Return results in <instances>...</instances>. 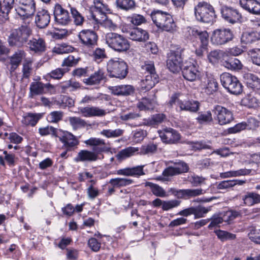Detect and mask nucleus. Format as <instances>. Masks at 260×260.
Instances as JSON below:
<instances>
[{"label": "nucleus", "mask_w": 260, "mask_h": 260, "mask_svg": "<svg viewBox=\"0 0 260 260\" xmlns=\"http://www.w3.org/2000/svg\"><path fill=\"white\" fill-rule=\"evenodd\" d=\"M88 146L92 147V151L82 150L75 158L76 161H95L98 159V154L106 151L107 149L104 140L99 138H90L84 141Z\"/></svg>", "instance_id": "nucleus-1"}, {"label": "nucleus", "mask_w": 260, "mask_h": 260, "mask_svg": "<svg viewBox=\"0 0 260 260\" xmlns=\"http://www.w3.org/2000/svg\"><path fill=\"white\" fill-rule=\"evenodd\" d=\"M196 19L203 23H213L216 18L214 9L210 4L201 2L194 8Z\"/></svg>", "instance_id": "nucleus-2"}, {"label": "nucleus", "mask_w": 260, "mask_h": 260, "mask_svg": "<svg viewBox=\"0 0 260 260\" xmlns=\"http://www.w3.org/2000/svg\"><path fill=\"white\" fill-rule=\"evenodd\" d=\"M108 46L118 52L127 51L130 48L129 41L122 35L115 32H109L105 36Z\"/></svg>", "instance_id": "nucleus-3"}, {"label": "nucleus", "mask_w": 260, "mask_h": 260, "mask_svg": "<svg viewBox=\"0 0 260 260\" xmlns=\"http://www.w3.org/2000/svg\"><path fill=\"white\" fill-rule=\"evenodd\" d=\"M31 34V30L28 25H22L12 31L8 39L9 44L12 46H21L27 42Z\"/></svg>", "instance_id": "nucleus-4"}, {"label": "nucleus", "mask_w": 260, "mask_h": 260, "mask_svg": "<svg viewBox=\"0 0 260 260\" xmlns=\"http://www.w3.org/2000/svg\"><path fill=\"white\" fill-rule=\"evenodd\" d=\"M107 71L111 77L120 79L124 78L127 74L128 67L121 58L111 59L107 63Z\"/></svg>", "instance_id": "nucleus-5"}, {"label": "nucleus", "mask_w": 260, "mask_h": 260, "mask_svg": "<svg viewBox=\"0 0 260 260\" xmlns=\"http://www.w3.org/2000/svg\"><path fill=\"white\" fill-rule=\"evenodd\" d=\"M220 79L223 87L231 93L238 95L242 93L243 86L235 76L229 73H223L220 75Z\"/></svg>", "instance_id": "nucleus-6"}, {"label": "nucleus", "mask_w": 260, "mask_h": 260, "mask_svg": "<svg viewBox=\"0 0 260 260\" xmlns=\"http://www.w3.org/2000/svg\"><path fill=\"white\" fill-rule=\"evenodd\" d=\"M143 69L147 72V75L141 80L140 86L142 89L149 90L158 82V76L156 73L153 63L145 64Z\"/></svg>", "instance_id": "nucleus-7"}, {"label": "nucleus", "mask_w": 260, "mask_h": 260, "mask_svg": "<svg viewBox=\"0 0 260 260\" xmlns=\"http://www.w3.org/2000/svg\"><path fill=\"white\" fill-rule=\"evenodd\" d=\"M18 6L15 8L16 13L22 19L29 18L36 11L34 0H16Z\"/></svg>", "instance_id": "nucleus-8"}, {"label": "nucleus", "mask_w": 260, "mask_h": 260, "mask_svg": "<svg viewBox=\"0 0 260 260\" xmlns=\"http://www.w3.org/2000/svg\"><path fill=\"white\" fill-rule=\"evenodd\" d=\"M78 37L85 49L90 50L97 45L98 36L92 30L83 29L79 33Z\"/></svg>", "instance_id": "nucleus-9"}, {"label": "nucleus", "mask_w": 260, "mask_h": 260, "mask_svg": "<svg viewBox=\"0 0 260 260\" xmlns=\"http://www.w3.org/2000/svg\"><path fill=\"white\" fill-rule=\"evenodd\" d=\"M233 36L229 29H217L213 32L211 41L214 45H222L232 40Z\"/></svg>", "instance_id": "nucleus-10"}, {"label": "nucleus", "mask_w": 260, "mask_h": 260, "mask_svg": "<svg viewBox=\"0 0 260 260\" xmlns=\"http://www.w3.org/2000/svg\"><path fill=\"white\" fill-rule=\"evenodd\" d=\"M212 111L220 125L228 124L234 119L232 112L221 106L216 105Z\"/></svg>", "instance_id": "nucleus-11"}, {"label": "nucleus", "mask_w": 260, "mask_h": 260, "mask_svg": "<svg viewBox=\"0 0 260 260\" xmlns=\"http://www.w3.org/2000/svg\"><path fill=\"white\" fill-rule=\"evenodd\" d=\"M56 138L63 144V147L67 151L72 150L79 144L78 139L72 133L67 131L59 129V133Z\"/></svg>", "instance_id": "nucleus-12"}, {"label": "nucleus", "mask_w": 260, "mask_h": 260, "mask_svg": "<svg viewBox=\"0 0 260 260\" xmlns=\"http://www.w3.org/2000/svg\"><path fill=\"white\" fill-rule=\"evenodd\" d=\"M182 58L179 52L171 51L168 54L167 66L169 70L174 73L179 72L183 66Z\"/></svg>", "instance_id": "nucleus-13"}, {"label": "nucleus", "mask_w": 260, "mask_h": 260, "mask_svg": "<svg viewBox=\"0 0 260 260\" xmlns=\"http://www.w3.org/2000/svg\"><path fill=\"white\" fill-rule=\"evenodd\" d=\"M222 17L226 22L234 24L241 21L242 15L239 11L232 7L224 6L221 9Z\"/></svg>", "instance_id": "nucleus-14"}, {"label": "nucleus", "mask_w": 260, "mask_h": 260, "mask_svg": "<svg viewBox=\"0 0 260 260\" xmlns=\"http://www.w3.org/2000/svg\"><path fill=\"white\" fill-rule=\"evenodd\" d=\"M54 15L56 23L66 25L71 22V19L69 12L64 9L59 4H56L54 6Z\"/></svg>", "instance_id": "nucleus-15"}, {"label": "nucleus", "mask_w": 260, "mask_h": 260, "mask_svg": "<svg viewBox=\"0 0 260 260\" xmlns=\"http://www.w3.org/2000/svg\"><path fill=\"white\" fill-rule=\"evenodd\" d=\"M181 70L184 78L189 81H195L199 76L197 67L191 62L183 63Z\"/></svg>", "instance_id": "nucleus-16"}, {"label": "nucleus", "mask_w": 260, "mask_h": 260, "mask_svg": "<svg viewBox=\"0 0 260 260\" xmlns=\"http://www.w3.org/2000/svg\"><path fill=\"white\" fill-rule=\"evenodd\" d=\"M158 134L162 141L166 144H175L180 139V134L172 128L159 131Z\"/></svg>", "instance_id": "nucleus-17"}, {"label": "nucleus", "mask_w": 260, "mask_h": 260, "mask_svg": "<svg viewBox=\"0 0 260 260\" xmlns=\"http://www.w3.org/2000/svg\"><path fill=\"white\" fill-rule=\"evenodd\" d=\"M189 167L187 164L182 161L174 162V166L169 167L162 172V175L165 177L173 176L187 172Z\"/></svg>", "instance_id": "nucleus-18"}, {"label": "nucleus", "mask_w": 260, "mask_h": 260, "mask_svg": "<svg viewBox=\"0 0 260 260\" xmlns=\"http://www.w3.org/2000/svg\"><path fill=\"white\" fill-rule=\"evenodd\" d=\"M128 38L134 41L143 42L149 39V35L146 30L135 27L126 31Z\"/></svg>", "instance_id": "nucleus-19"}, {"label": "nucleus", "mask_w": 260, "mask_h": 260, "mask_svg": "<svg viewBox=\"0 0 260 260\" xmlns=\"http://www.w3.org/2000/svg\"><path fill=\"white\" fill-rule=\"evenodd\" d=\"M78 113L85 117H102L106 115V112L105 110L100 108L98 107L87 106L84 107H79Z\"/></svg>", "instance_id": "nucleus-20"}, {"label": "nucleus", "mask_w": 260, "mask_h": 260, "mask_svg": "<svg viewBox=\"0 0 260 260\" xmlns=\"http://www.w3.org/2000/svg\"><path fill=\"white\" fill-rule=\"evenodd\" d=\"M172 15L160 10H154L151 13V17L156 26L161 28Z\"/></svg>", "instance_id": "nucleus-21"}, {"label": "nucleus", "mask_w": 260, "mask_h": 260, "mask_svg": "<svg viewBox=\"0 0 260 260\" xmlns=\"http://www.w3.org/2000/svg\"><path fill=\"white\" fill-rule=\"evenodd\" d=\"M241 7L252 14H260V3L258 0H239Z\"/></svg>", "instance_id": "nucleus-22"}, {"label": "nucleus", "mask_w": 260, "mask_h": 260, "mask_svg": "<svg viewBox=\"0 0 260 260\" xmlns=\"http://www.w3.org/2000/svg\"><path fill=\"white\" fill-rule=\"evenodd\" d=\"M144 167V165H141L132 168L127 167L119 169L116 171V174L118 175L138 177L145 175V173L143 171Z\"/></svg>", "instance_id": "nucleus-23"}, {"label": "nucleus", "mask_w": 260, "mask_h": 260, "mask_svg": "<svg viewBox=\"0 0 260 260\" xmlns=\"http://www.w3.org/2000/svg\"><path fill=\"white\" fill-rule=\"evenodd\" d=\"M28 45L30 50L37 53H41L46 50L45 42L40 37L32 38L29 40Z\"/></svg>", "instance_id": "nucleus-24"}, {"label": "nucleus", "mask_w": 260, "mask_h": 260, "mask_svg": "<svg viewBox=\"0 0 260 260\" xmlns=\"http://www.w3.org/2000/svg\"><path fill=\"white\" fill-rule=\"evenodd\" d=\"M50 21V16L48 11L45 10L39 11L35 18V22L37 26L43 28L46 27Z\"/></svg>", "instance_id": "nucleus-25"}, {"label": "nucleus", "mask_w": 260, "mask_h": 260, "mask_svg": "<svg viewBox=\"0 0 260 260\" xmlns=\"http://www.w3.org/2000/svg\"><path fill=\"white\" fill-rule=\"evenodd\" d=\"M51 86L50 84H45L41 82H33L29 87V98H33L35 95L46 93L45 89Z\"/></svg>", "instance_id": "nucleus-26"}, {"label": "nucleus", "mask_w": 260, "mask_h": 260, "mask_svg": "<svg viewBox=\"0 0 260 260\" xmlns=\"http://www.w3.org/2000/svg\"><path fill=\"white\" fill-rule=\"evenodd\" d=\"M139 148L129 146L119 151L116 155L118 160L121 161L127 158L139 154Z\"/></svg>", "instance_id": "nucleus-27"}, {"label": "nucleus", "mask_w": 260, "mask_h": 260, "mask_svg": "<svg viewBox=\"0 0 260 260\" xmlns=\"http://www.w3.org/2000/svg\"><path fill=\"white\" fill-rule=\"evenodd\" d=\"M111 92L117 95H128L134 93V88L131 85H120L109 88Z\"/></svg>", "instance_id": "nucleus-28"}, {"label": "nucleus", "mask_w": 260, "mask_h": 260, "mask_svg": "<svg viewBox=\"0 0 260 260\" xmlns=\"http://www.w3.org/2000/svg\"><path fill=\"white\" fill-rule=\"evenodd\" d=\"M243 204L246 206H252L260 203V194L255 192L247 191L242 196Z\"/></svg>", "instance_id": "nucleus-29"}, {"label": "nucleus", "mask_w": 260, "mask_h": 260, "mask_svg": "<svg viewBox=\"0 0 260 260\" xmlns=\"http://www.w3.org/2000/svg\"><path fill=\"white\" fill-rule=\"evenodd\" d=\"M190 34L196 38H199L202 47L207 48L209 42V35L206 31H202L197 28H192L190 29Z\"/></svg>", "instance_id": "nucleus-30"}, {"label": "nucleus", "mask_w": 260, "mask_h": 260, "mask_svg": "<svg viewBox=\"0 0 260 260\" xmlns=\"http://www.w3.org/2000/svg\"><path fill=\"white\" fill-rule=\"evenodd\" d=\"M26 53L22 50H18L10 57L11 65L10 71L13 72L20 65L22 60L25 57Z\"/></svg>", "instance_id": "nucleus-31"}, {"label": "nucleus", "mask_w": 260, "mask_h": 260, "mask_svg": "<svg viewBox=\"0 0 260 260\" xmlns=\"http://www.w3.org/2000/svg\"><path fill=\"white\" fill-rule=\"evenodd\" d=\"M42 116V113H27L23 117L22 122L25 125L34 126Z\"/></svg>", "instance_id": "nucleus-32"}, {"label": "nucleus", "mask_w": 260, "mask_h": 260, "mask_svg": "<svg viewBox=\"0 0 260 260\" xmlns=\"http://www.w3.org/2000/svg\"><path fill=\"white\" fill-rule=\"evenodd\" d=\"M259 40H260V32L256 31L244 32L241 38L242 44L245 45L250 44Z\"/></svg>", "instance_id": "nucleus-33"}, {"label": "nucleus", "mask_w": 260, "mask_h": 260, "mask_svg": "<svg viewBox=\"0 0 260 260\" xmlns=\"http://www.w3.org/2000/svg\"><path fill=\"white\" fill-rule=\"evenodd\" d=\"M243 78L248 86L254 89L260 88V79L255 75L247 73L243 75Z\"/></svg>", "instance_id": "nucleus-34"}, {"label": "nucleus", "mask_w": 260, "mask_h": 260, "mask_svg": "<svg viewBox=\"0 0 260 260\" xmlns=\"http://www.w3.org/2000/svg\"><path fill=\"white\" fill-rule=\"evenodd\" d=\"M104 78V73L102 71L99 70L94 72L89 77L84 79L83 82L88 85H97L100 84Z\"/></svg>", "instance_id": "nucleus-35"}, {"label": "nucleus", "mask_w": 260, "mask_h": 260, "mask_svg": "<svg viewBox=\"0 0 260 260\" xmlns=\"http://www.w3.org/2000/svg\"><path fill=\"white\" fill-rule=\"evenodd\" d=\"M178 106L181 110L196 112L199 109V103L195 101H178Z\"/></svg>", "instance_id": "nucleus-36"}, {"label": "nucleus", "mask_w": 260, "mask_h": 260, "mask_svg": "<svg viewBox=\"0 0 260 260\" xmlns=\"http://www.w3.org/2000/svg\"><path fill=\"white\" fill-rule=\"evenodd\" d=\"M166 119V115L162 113H159L153 115L148 119H144L142 123H140L138 125H154L161 123Z\"/></svg>", "instance_id": "nucleus-37"}, {"label": "nucleus", "mask_w": 260, "mask_h": 260, "mask_svg": "<svg viewBox=\"0 0 260 260\" xmlns=\"http://www.w3.org/2000/svg\"><path fill=\"white\" fill-rule=\"evenodd\" d=\"M14 4V0H4L3 4L0 0V16L2 15L5 19H7Z\"/></svg>", "instance_id": "nucleus-38"}, {"label": "nucleus", "mask_w": 260, "mask_h": 260, "mask_svg": "<svg viewBox=\"0 0 260 260\" xmlns=\"http://www.w3.org/2000/svg\"><path fill=\"white\" fill-rule=\"evenodd\" d=\"M222 65L231 70H238L242 68L241 61L236 58H230L222 62Z\"/></svg>", "instance_id": "nucleus-39"}, {"label": "nucleus", "mask_w": 260, "mask_h": 260, "mask_svg": "<svg viewBox=\"0 0 260 260\" xmlns=\"http://www.w3.org/2000/svg\"><path fill=\"white\" fill-rule=\"evenodd\" d=\"M155 106V102L154 100H150L144 98L137 103V107L140 110H153Z\"/></svg>", "instance_id": "nucleus-40"}, {"label": "nucleus", "mask_w": 260, "mask_h": 260, "mask_svg": "<svg viewBox=\"0 0 260 260\" xmlns=\"http://www.w3.org/2000/svg\"><path fill=\"white\" fill-rule=\"evenodd\" d=\"M133 183L131 179L126 178H116L110 180L109 183L114 187H121L129 185Z\"/></svg>", "instance_id": "nucleus-41"}, {"label": "nucleus", "mask_w": 260, "mask_h": 260, "mask_svg": "<svg viewBox=\"0 0 260 260\" xmlns=\"http://www.w3.org/2000/svg\"><path fill=\"white\" fill-rule=\"evenodd\" d=\"M145 186L149 187L152 193L156 197L162 198L167 196L165 190L158 184L150 182H146Z\"/></svg>", "instance_id": "nucleus-42"}, {"label": "nucleus", "mask_w": 260, "mask_h": 260, "mask_svg": "<svg viewBox=\"0 0 260 260\" xmlns=\"http://www.w3.org/2000/svg\"><path fill=\"white\" fill-rule=\"evenodd\" d=\"M250 170L246 169H241L237 171H230L220 174V177L221 178H229L232 177H238L242 175H246L250 174Z\"/></svg>", "instance_id": "nucleus-43"}, {"label": "nucleus", "mask_w": 260, "mask_h": 260, "mask_svg": "<svg viewBox=\"0 0 260 260\" xmlns=\"http://www.w3.org/2000/svg\"><path fill=\"white\" fill-rule=\"evenodd\" d=\"M123 132L124 131L120 128L104 129L100 132V135L107 138H115L122 136Z\"/></svg>", "instance_id": "nucleus-44"}, {"label": "nucleus", "mask_w": 260, "mask_h": 260, "mask_svg": "<svg viewBox=\"0 0 260 260\" xmlns=\"http://www.w3.org/2000/svg\"><path fill=\"white\" fill-rule=\"evenodd\" d=\"M58 133L59 129L52 126H47L39 128V133L41 136H46L51 135L52 137L56 138Z\"/></svg>", "instance_id": "nucleus-45"}, {"label": "nucleus", "mask_w": 260, "mask_h": 260, "mask_svg": "<svg viewBox=\"0 0 260 260\" xmlns=\"http://www.w3.org/2000/svg\"><path fill=\"white\" fill-rule=\"evenodd\" d=\"M69 121L74 129L84 127L87 125L86 121L78 117H70L69 118Z\"/></svg>", "instance_id": "nucleus-46"}, {"label": "nucleus", "mask_w": 260, "mask_h": 260, "mask_svg": "<svg viewBox=\"0 0 260 260\" xmlns=\"http://www.w3.org/2000/svg\"><path fill=\"white\" fill-rule=\"evenodd\" d=\"M218 238L222 242L228 240H234L236 238V235L234 234L222 230H217L215 232Z\"/></svg>", "instance_id": "nucleus-47"}, {"label": "nucleus", "mask_w": 260, "mask_h": 260, "mask_svg": "<svg viewBox=\"0 0 260 260\" xmlns=\"http://www.w3.org/2000/svg\"><path fill=\"white\" fill-rule=\"evenodd\" d=\"M116 5L119 8L128 11L135 7V2L134 0H116Z\"/></svg>", "instance_id": "nucleus-48"}, {"label": "nucleus", "mask_w": 260, "mask_h": 260, "mask_svg": "<svg viewBox=\"0 0 260 260\" xmlns=\"http://www.w3.org/2000/svg\"><path fill=\"white\" fill-rule=\"evenodd\" d=\"M211 209V207H205L201 205L193 207V215L194 218H200L204 217Z\"/></svg>", "instance_id": "nucleus-49"}, {"label": "nucleus", "mask_w": 260, "mask_h": 260, "mask_svg": "<svg viewBox=\"0 0 260 260\" xmlns=\"http://www.w3.org/2000/svg\"><path fill=\"white\" fill-rule=\"evenodd\" d=\"M160 29L170 33H174L177 30V25L172 16L168 19L167 21L162 25Z\"/></svg>", "instance_id": "nucleus-50"}, {"label": "nucleus", "mask_w": 260, "mask_h": 260, "mask_svg": "<svg viewBox=\"0 0 260 260\" xmlns=\"http://www.w3.org/2000/svg\"><path fill=\"white\" fill-rule=\"evenodd\" d=\"M74 48L66 44H57L53 49V52L57 54H63L72 52Z\"/></svg>", "instance_id": "nucleus-51"}, {"label": "nucleus", "mask_w": 260, "mask_h": 260, "mask_svg": "<svg viewBox=\"0 0 260 260\" xmlns=\"http://www.w3.org/2000/svg\"><path fill=\"white\" fill-rule=\"evenodd\" d=\"M63 116V113L60 111H55L50 113L47 119L50 123H57L62 120Z\"/></svg>", "instance_id": "nucleus-52"}, {"label": "nucleus", "mask_w": 260, "mask_h": 260, "mask_svg": "<svg viewBox=\"0 0 260 260\" xmlns=\"http://www.w3.org/2000/svg\"><path fill=\"white\" fill-rule=\"evenodd\" d=\"M223 52L219 50H214L211 51L208 55V58L209 61L215 64L218 62L221 57L223 56Z\"/></svg>", "instance_id": "nucleus-53"}, {"label": "nucleus", "mask_w": 260, "mask_h": 260, "mask_svg": "<svg viewBox=\"0 0 260 260\" xmlns=\"http://www.w3.org/2000/svg\"><path fill=\"white\" fill-rule=\"evenodd\" d=\"M129 21L135 25H140L146 22V19L144 16L138 14H133L127 17Z\"/></svg>", "instance_id": "nucleus-54"}, {"label": "nucleus", "mask_w": 260, "mask_h": 260, "mask_svg": "<svg viewBox=\"0 0 260 260\" xmlns=\"http://www.w3.org/2000/svg\"><path fill=\"white\" fill-rule=\"evenodd\" d=\"M70 11L76 25H81L83 24L84 18L82 14L74 7H70Z\"/></svg>", "instance_id": "nucleus-55"}, {"label": "nucleus", "mask_w": 260, "mask_h": 260, "mask_svg": "<svg viewBox=\"0 0 260 260\" xmlns=\"http://www.w3.org/2000/svg\"><path fill=\"white\" fill-rule=\"evenodd\" d=\"M32 61L30 59L25 60L22 68L23 78H28L29 77L32 70Z\"/></svg>", "instance_id": "nucleus-56"}, {"label": "nucleus", "mask_w": 260, "mask_h": 260, "mask_svg": "<svg viewBox=\"0 0 260 260\" xmlns=\"http://www.w3.org/2000/svg\"><path fill=\"white\" fill-rule=\"evenodd\" d=\"M198 122L200 124L207 123L213 120L211 112L208 111L205 113L200 114L197 118Z\"/></svg>", "instance_id": "nucleus-57"}, {"label": "nucleus", "mask_w": 260, "mask_h": 260, "mask_svg": "<svg viewBox=\"0 0 260 260\" xmlns=\"http://www.w3.org/2000/svg\"><path fill=\"white\" fill-rule=\"evenodd\" d=\"M249 239L254 243L260 244V229H257L254 228L250 229L248 234Z\"/></svg>", "instance_id": "nucleus-58"}, {"label": "nucleus", "mask_w": 260, "mask_h": 260, "mask_svg": "<svg viewBox=\"0 0 260 260\" xmlns=\"http://www.w3.org/2000/svg\"><path fill=\"white\" fill-rule=\"evenodd\" d=\"M146 136L147 132L146 131L137 129L133 132V141L135 143L140 142Z\"/></svg>", "instance_id": "nucleus-59"}, {"label": "nucleus", "mask_w": 260, "mask_h": 260, "mask_svg": "<svg viewBox=\"0 0 260 260\" xmlns=\"http://www.w3.org/2000/svg\"><path fill=\"white\" fill-rule=\"evenodd\" d=\"M91 56L95 61H101L106 57L105 50L104 49L97 48L93 51Z\"/></svg>", "instance_id": "nucleus-60"}, {"label": "nucleus", "mask_w": 260, "mask_h": 260, "mask_svg": "<svg viewBox=\"0 0 260 260\" xmlns=\"http://www.w3.org/2000/svg\"><path fill=\"white\" fill-rule=\"evenodd\" d=\"M252 62L258 66H260V49L255 48L249 51Z\"/></svg>", "instance_id": "nucleus-61"}, {"label": "nucleus", "mask_w": 260, "mask_h": 260, "mask_svg": "<svg viewBox=\"0 0 260 260\" xmlns=\"http://www.w3.org/2000/svg\"><path fill=\"white\" fill-rule=\"evenodd\" d=\"M181 201L177 200H172L164 201L162 209L163 210L168 211L170 209L177 207L180 205Z\"/></svg>", "instance_id": "nucleus-62"}, {"label": "nucleus", "mask_w": 260, "mask_h": 260, "mask_svg": "<svg viewBox=\"0 0 260 260\" xmlns=\"http://www.w3.org/2000/svg\"><path fill=\"white\" fill-rule=\"evenodd\" d=\"M157 149V146L153 143L148 144L147 145H143L141 148L139 153L146 154L155 152Z\"/></svg>", "instance_id": "nucleus-63"}, {"label": "nucleus", "mask_w": 260, "mask_h": 260, "mask_svg": "<svg viewBox=\"0 0 260 260\" xmlns=\"http://www.w3.org/2000/svg\"><path fill=\"white\" fill-rule=\"evenodd\" d=\"M187 180L193 186H198L204 182L205 178L201 176L193 175L188 176L187 177Z\"/></svg>", "instance_id": "nucleus-64"}]
</instances>
